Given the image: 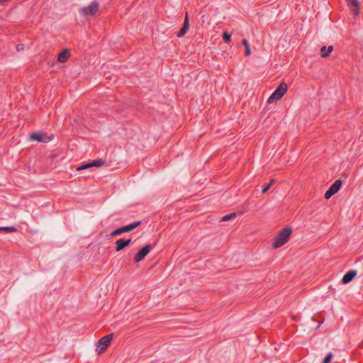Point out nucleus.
Instances as JSON below:
<instances>
[{
	"label": "nucleus",
	"mask_w": 363,
	"mask_h": 363,
	"mask_svg": "<svg viewBox=\"0 0 363 363\" xmlns=\"http://www.w3.org/2000/svg\"><path fill=\"white\" fill-rule=\"evenodd\" d=\"M356 275L357 272L355 270H350L343 276L342 279V283L345 284L350 283Z\"/></svg>",
	"instance_id": "nucleus-11"
},
{
	"label": "nucleus",
	"mask_w": 363,
	"mask_h": 363,
	"mask_svg": "<svg viewBox=\"0 0 363 363\" xmlns=\"http://www.w3.org/2000/svg\"><path fill=\"white\" fill-rule=\"evenodd\" d=\"M236 214L235 213H230L228 215L224 216L222 217L221 220L222 221H228L231 220L232 218H234L235 217Z\"/></svg>",
	"instance_id": "nucleus-17"
},
{
	"label": "nucleus",
	"mask_w": 363,
	"mask_h": 363,
	"mask_svg": "<svg viewBox=\"0 0 363 363\" xmlns=\"http://www.w3.org/2000/svg\"><path fill=\"white\" fill-rule=\"evenodd\" d=\"M98 10L99 4L96 1H94L89 6L80 9V11L86 16L95 15Z\"/></svg>",
	"instance_id": "nucleus-4"
},
{
	"label": "nucleus",
	"mask_w": 363,
	"mask_h": 363,
	"mask_svg": "<svg viewBox=\"0 0 363 363\" xmlns=\"http://www.w3.org/2000/svg\"><path fill=\"white\" fill-rule=\"evenodd\" d=\"M104 164V160L99 159V160H94L91 162L87 163L81 167H77V171H80V170L86 169H88L90 167H101Z\"/></svg>",
	"instance_id": "nucleus-8"
},
{
	"label": "nucleus",
	"mask_w": 363,
	"mask_h": 363,
	"mask_svg": "<svg viewBox=\"0 0 363 363\" xmlns=\"http://www.w3.org/2000/svg\"><path fill=\"white\" fill-rule=\"evenodd\" d=\"M291 233V229L290 228H285L281 230L274 238V247L278 248L283 246L289 240Z\"/></svg>",
	"instance_id": "nucleus-1"
},
{
	"label": "nucleus",
	"mask_w": 363,
	"mask_h": 363,
	"mask_svg": "<svg viewBox=\"0 0 363 363\" xmlns=\"http://www.w3.org/2000/svg\"><path fill=\"white\" fill-rule=\"evenodd\" d=\"M347 6L350 7V11L354 16H358L359 13V4L357 0H346Z\"/></svg>",
	"instance_id": "nucleus-9"
},
{
	"label": "nucleus",
	"mask_w": 363,
	"mask_h": 363,
	"mask_svg": "<svg viewBox=\"0 0 363 363\" xmlns=\"http://www.w3.org/2000/svg\"><path fill=\"white\" fill-rule=\"evenodd\" d=\"M189 26L188 16L186 15V18L184 19V21L183 26L180 29L179 33H177V37L181 38V37L184 36L187 33V30L189 29Z\"/></svg>",
	"instance_id": "nucleus-12"
},
{
	"label": "nucleus",
	"mask_w": 363,
	"mask_h": 363,
	"mask_svg": "<svg viewBox=\"0 0 363 363\" xmlns=\"http://www.w3.org/2000/svg\"><path fill=\"white\" fill-rule=\"evenodd\" d=\"M242 44L244 45L245 48V55L247 56H249L251 55V50H250V45H249V43L247 42V40L246 39H243L242 40Z\"/></svg>",
	"instance_id": "nucleus-16"
},
{
	"label": "nucleus",
	"mask_w": 363,
	"mask_h": 363,
	"mask_svg": "<svg viewBox=\"0 0 363 363\" xmlns=\"http://www.w3.org/2000/svg\"><path fill=\"white\" fill-rule=\"evenodd\" d=\"M30 138L38 142H46L43 138V135L41 133H33L30 135Z\"/></svg>",
	"instance_id": "nucleus-15"
},
{
	"label": "nucleus",
	"mask_w": 363,
	"mask_h": 363,
	"mask_svg": "<svg viewBox=\"0 0 363 363\" xmlns=\"http://www.w3.org/2000/svg\"><path fill=\"white\" fill-rule=\"evenodd\" d=\"M70 54L69 50H65L62 51L58 55V61L60 62H65L69 58Z\"/></svg>",
	"instance_id": "nucleus-13"
},
{
	"label": "nucleus",
	"mask_w": 363,
	"mask_h": 363,
	"mask_svg": "<svg viewBox=\"0 0 363 363\" xmlns=\"http://www.w3.org/2000/svg\"><path fill=\"white\" fill-rule=\"evenodd\" d=\"M152 246L151 245H147L144 246L138 253L135 255V261L139 262L142 261L145 256L150 252Z\"/></svg>",
	"instance_id": "nucleus-7"
},
{
	"label": "nucleus",
	"mask_w": 363,
	"mask_h": 363,
	"mask_svg": "<svg viewBox=\"0 0 363 363\" xmlns=\"http://www.w3.org/2000/svg\"><path fill=\"white\" fill-rule=\"evenodd\" d=\"M112 338L113 334H109L101 337L98 342L97 351L101 353L106 350L109 345Z\"/></svg>",
	"instance_id": "nucleus-5"
},
{
	"label": "nucleus",
	"mask_w": 363,
	"mask_h": 363,
	"mask_svg": "<svg viewBox=\"0 0 363 363\" xmlns=\"http://www.w3.org/2000/svg\"><path fill=\"white\" fill-rule=\"evenodd\" d=\"M333 47L331 45L328 46V48H326L325 46H323L320 48L321 57H327L330 55V53L333 51Z\"/></svg>",
	"instance_id": "nucleus-14"
},
{
	"label": "nucleus",
	"mask_w": 363,
	"mask_h": 363,
	"mask_svg": "<svg viewBox=\"0 0 363 363\" xmlns=\"http://www.w3.org/2000/svg\"><path fill=\"white\" fill-rule=\"evenodd\" d=\"M0 230H5L7 232L16 231V228L14 227H1V228H0Z\"/></svg>",
	"instance_id": "nucleus-21"
},
{
	"label": "nucleus",
	"mask_w": 363,
	"mask_h": 363,
	"mask_svg": "<svg viewBox=\"0 0 363 363\" xmlns=\"http://www.w3.org/2000/svg\"><path fill=\"white\" fill-rule=\"evenodd\" d=\"M274 182V179H272L269 183H268L265 186L263 187L262 190V194H265L269 189L271 187L272 184Z\"/></svg>",
	"instance_id": "nucleus-18"
},
{
	"label": "nucleus",
	"mask_w": 363,
	"mask_h": 363,
	"mask_svg": "<svg viewBox=\"0 0 363 363\" xmlns=\"http://www.w3.org/2000/svg\"><path fill=\"white\" fill-rule=\"evenodd\" d=\"M333 357V353L330 352L327 354V356L324 358L323 363H330L332 358Z\"/></svg>",
	"instance_id": "nucleus-20"
},
{
	"label": "nucleus",
	"mask_w": 363,
	"mask_h": 363,
	"mask_svg": "<svg viewBox=\"0 0 363 363\" xmlns=\"http://www.w3.org/2000/svg\"><path fill=\"white\" fill-rule=\"evenodd\" d=\"M140 224H141L140 221L133 222L129 225H125V226H123V227L116 229L111 233V235L116 236L118 235H121L122 233L130 232V231L134 230L135 228H136Z\"/></svg>",
	"instance_id": "nucleus-3"
},
{
	"label": "nucleus",
	"mask_w": 363,
	"mask_h": 363,
	"mask_svg": "<svg viewBox=\"0 0 363 363\" xmlns=\"http://www.w3.org/2000/svg\"><path fill=\"white\" fill-rule=\"evenodd\" d=\"M288 86L284 82H281L276 90L271 94L267 99V103L272 104L275 100L280 99L287 91Z\"/></svg>",
	"instance_id": "nucleus-2"
},
{
	"label": "nucleus",
	"mask_w": 363,
	"mask_h": 363,
	"mask_svg": "<svg viewBox=\"0 0 363 363\" xmlns=\"http://www.w3.org/2000/svg\"><path fill=\"white\" fill-rule=\"evenodd\" d=\"M342 185V182L340 179L336 180L329 188V189L325 194V198L326 199H329L334 194H335L339 189H340Z\"/></svg>",
	"instance_id": "nucleus-6"
},
{
	"label": "nucleus",
	"mask_w": 363,
	"mask_h": 363,
	"mask_svg": "<svg viewBox=\"0 0 363 363\" xmlns=\"http://www.w3.org/2000/svg\"><path fill=\"white\" fill-rule=\"evenodd\" d=\"M223 40L225 42V43H228L230 41V37H231V34L228 33V32H224L223 33Z\"/></svg>",
	"instance_id": "nucleus-19"
},
{
	"label": "nucleus",
	"mask_w": 363,
	"mask_h": 363,
	"mask_svg": "<svg viewBox=\"0 0 363 363\" xmlns=\"http://www.w3.org/2000/svg\"><path fill=\"white\" fill-rule=\"evenodd\" d=\"M16 49L19 51V50H21L23 49V45H18L16 46Z\"/></svg>",
	"instance_id": "nucleus-22"
},
{
	"label": "nucleus",
	"mask_w": 363,
	"mask_h": 363,
	"mask_svg": "<svg viewBox=\"0 0 363 363\" xmlns=\"http://www.w3.org/2000/svg\"><path fill=\"white\" fill-rule=\"evenodd\" d=\"M131 242V239H119L116 242V251L119 252L123 250Z\"/></svg>",
	"instance_id": "nucleus-10"
}]
</instances>
